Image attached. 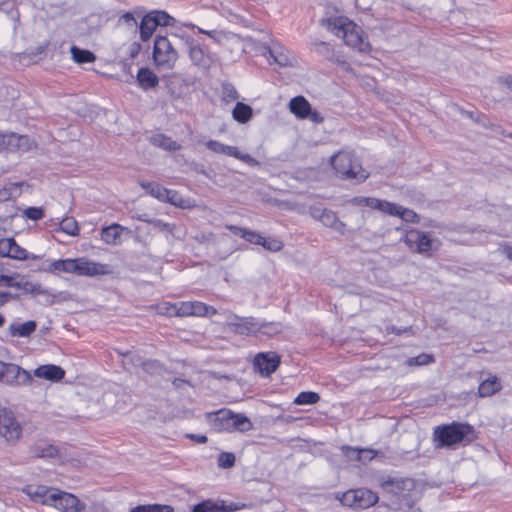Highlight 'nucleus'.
<instances>
[{
    "mask_svg": "<svg viewBox=\"0 0 512 512\" xmlns=\"http://www.w3.org/2000/svg\"><path fill=\"white\" fill-rule=\"evenodd\" d=\"M320 400V396L316 392L304 391L298 394L295 398L294 403L297 405H309L315 404Z\"/></svg>",
    "mask_w": 512,
    "mask_h": 512,
    "instance_id": "40",
    "label": "nucleus"
},
{
    "mask_svg": "<svg viewBox=\"0 0 512 512\" xmlns=\"http://www.w3.org/2000/svg\"><path fill=\"white\" fill-rule=\"evenodd\" d=\"M12 133L3 134L0 133V152L10 151L12 149Z\"/></svg>",
    "mask_w": 512,
    "mask_h": 512,
    "instance_id": "57",
    "label": "nucleus"
},
{
    "mask_svg": "<svg viewBox=\"0 0 512 512\" xmlns=\"http://www.w3.org/2000/svg\"><path fill=\"white\" fill-rule=\"evenodd\" d=\"M31 451L37 458H54L58 455V449L55 446L46 443L35 444Z\"/></svg>",
    "mask_w": 512,
    "mask_h": 512,
    "instance_id": "32",
    "label": "nucleus"
},
{
    "mask_svg": "<svg viewBox=\"0 0 512 512\" xmlns=\"http://www.w3.org/2000/svg\"><path fill=\"white\" fill-rule=\"evenodd\" d=\"M331 165L343 179L363 182L368 177L359 160L350 152L341 151L333 155Z\"/></svg>",
    "mask_w": 512,
    "mask_h": 512,
    "instance_id": "2",
    "label": "nucleus"
},
{
    "mask_svg": "<svg viewBox=\"0 0 512 512\" xmlns=\"http://www.w3.org/2000/svg\"><path fill=\"white\" fill-rule=\"evenodd\" d=\"M192 316H206V315H215L217 313V310L212 307L208 306L202 302L194 301L192 302Z\"/></svg>",
    "mask_w": 512,
    "mask_h": 512,
    "instance_id": "41",
    "label": "nucleus"
},
{
    "mask_svg": "<svg viewBox=\"0 0 512 512\" xmlns=\"http://www.w3.org/2000/svg\"><path fill=\"white\" fill-rule=\"evenodd\" d=\"M186 43L189 47V57L192 63L199 68L209 69L213 63L210 53L189 37L186 39Z\"/></svg>",
    "mask_w": 512,
    "mask_h": 512,
    "instance_id": "12",
    "label": "nucleus"
},
{
    "mask_svg": "<svg viewBox=\"0 0 512 512\" xmlns=\"http://www.w3.org/2000/svg\"><path fill=\"white\" fill-rule=\"evenodd\" d=\"M222 154L235 157L236 159H239L250 166H258L260 164L259 161L256 160L254 157L247 153L240 152L235 146H229L224 144Z\"/></svg>",
    "mask_w": 512,
    "mask_h": 512,
    "instance_id": "29",
    "label": "nucleus"
},
{
    "mask_svg": "<svg viewBox=\"0 0 512 512\" xmlns=\"http://www.w3.org/2000/svg\"><path fill=\"white\" fill-rule=\"evenodd\" d=\"M76 268V259H59L53 261L45 271L54 273V272H65V273H74Z\"/></svg>",
    "mask_w": 512,
    "mask_h": 512,
    "instance_id": "28",
    "label": "nucleus"
},
{
    "mask_svg": "<svg viewBox=\"0 0 512 512\" xmlns=\"http://www.w3.org/2000/svg\"><path fill=\"white\" fill-rule=\"evenodd\" d=\"M328 29L344 40L346 45L357 49L359 52L370 51V44L363 37L362 29L345 17H336L328 20Z\"/></svg>",
    "mask_w": 512,
    "mask_h": 512,
    "instance_id": "1",
    "label": "nucleus"
},
{
    "mask_svg": "<svg viewBox=\"0 0 512 512\" xmlns=\"http://www.w3.org/2000/svg\"><path fill=\"white\" fill-rule=\"evenodd\" d=\"M263 236H261L259 233L247 229L245 236H243V239L247 242H250L255 245H261Z\"/></svg>",
    "mask_w": 512,
    "mask_h": 512,
    "instance_id": "59",
    "label": "nucleus"
},
{
    "mask_svg": "<svg viewBox=\"0 0 512 512\" xmlns=\"http://www.w3.org/2000/svg\"><path fill=\"white\" fill-rule=\"evenodd\" d=\"M229 409H220L205 414V418L211 429L215 432H223L229 419Z\"/></svg>",
    "mask_w": 512,
    "mask_h": 512,
    "instance_id": "18",
    "label": "nucleus"
},
{
    "mask_svg": "<svg viewBox=\"0 0 512 512\" xmlns=\"http://www.w3.org/2000/svg\"><path fill=\"white\" fill-rule=\"evenodd\" d=\"M397 216L406 222L417 223L419 222V216L413 210L400 206Z\"/></svg>",
    "mask_w": 512,
    "mask_h": 512,
    "instance_id": "47",
    "label": "nucleus"
},
{
    "mask_svg": "<svg viewBox=\"0 0 512 512\" xmlns=\"http://www.w3.org/2000/svg\"><path fill=\"white\" fill-rule=\"evenodd\" d=\"M253 428L250 419L241 413H234L230 410L227 425H225V432H247Z\"/></svg>",
    "mask_w": 512,
    "mask_h": 512,
    "instance_id": "15",
    "label": "nucleus"
},
{
    "mask_svg": "<svg viewBox=\"0 0 512 512\" xmlns=\"http://www.w3.org/2000/svg\"><path fill=\"white\" fill-rule=\"evenodd\" d=\"M152 14L157 20V27L158 26H173L176 23L175 18L170 16L165 11H152Z\"/></svg>",
    "mask_w": 512,
    "mask_h": 512,
    "instance_id": "43",
    "label": "nucleus"
},
{
    "mask_svg": "<svg viewBox=\"0 0 512 512\" xmlns=\"http://www.w3.org/2000/svg\"><path fill=\"white\" fill-rule=\"evenodd\" d=\"M206 147L216 154H222L223 151V143L217 140H209L206 142Z\"/></svg>",
    "mask_w": 512,
    "mask_h": 512,
    "instance_id": "63",
    "label": "nucleus"
},
{
    "mask_svg": "<svg viewBox=\"0 0 512 512\" xmlns=\"http://www.w3.org/2000/svg\"><path fill=\"white\" fill-rule=\"evenodd\" d=\"M157 28V20H155L152 12L145 15L139 25L140 37L142 41H147L153 35Z\"/></svg>",
    "mask_w": 512,
    "mask_h": 512,
    "instance_id": "26",
    "label": "nucleus"
},
{
    "mask_svg": "<svg viewBox=\"0 0 512 512\" xmlns=\"http://www.w3.org/2000/svg\"><path fill=\"white\" fill-rule=\"evenodd\" d=\"M192 302H179L177 303V314L178 317L192 316Z\"/></svg>",
    "mask_w": 512,
    "mask_h": 512,
    "instance_id": "53",
    "label": "nucleus"
},
{
    "mask_svg": "<svg viewBox=\"0 0 512 512\" xmlns=\"http://www.w3.org/2000/svg\"><path fill=\"white\" fill-rule=\"evenodd\" d=\"M159 313L167 316H176L177 314V303H162L158 306Z\"/></svg>",
    "mask_w": 512,
    "mask_h": 512,
    "instance_id": "56",
    "label": "nucleus"
},
{
    "mask_svg": "<svg viewBox=\"0 0 512 512\" xmlns=\"http://www.w3.org/2000/svg\"><path fill=\"white\" fill-rule=\"evenodd\" d=\"M501 389L500 379L495 375H491L480 383L478 393L481 397H490Z\"/></svg>",
    "mask_w": 512,
    "mask_h": 512,
    "instance_id": "22",
    "label": "nucleus"
},
{
    "mask_svg": "<svg viewBox=\"0 0 512 512\" xmlns=\"http://www.w3.org/2000/svg\"><path fill=\"white\" fill-rule=\"evenodd\" d=\"M269 53L274 61L280 66L290 65V59L285 53L278 51L277 49H272L269 51Z\"/></svg>",
    "mask_w": 512,
    "mask_h": 512,
    "instance_id": "51",
    "label": "nucleus"
},
{
    "mask_svg": "<svg viewBox=\"0 0 512 512\" xmlns=\"http://www.w3.org/2000/svg\"><path fill=\"white\" fill-rule=\"evenodd\" d=\"M153 59L155 64L160 68L171 69L174 67L178 59V53L167 37L157 36L155 38Z\"/></svg>",
    "mask_w": 512,
    "mask_h": 512,
    "instance_id": "6",
    "label": "nucleus"
},
{
    "mask_svg": "<svg viewBox=\"0 0 512 512\" xmlns=\"http://www.w3.org/2000/svg\"><path fill=\"white\" fill-rule=\"evenodd\" d=\"M20 377H23L22 382L31 381V375L26 370L13 363H5L3 382L10 385L19 384L21 382L19 380Z\"/></svg>",
    "mask_w": 512,
    "mask_h": 512,
    "instance_id": "14",
    "label": "nucleus"
},
{
    "mask_svg": "<svg viewBox=\"0 0 512 512\" xmlns=\"http://www.w3.org/2000/svg\"><path fill=\"white\" fill-rule=\"evenodd\" d=\"M54 499L51 506L63 512H81L85 509V505L73 494L56 489Z\"/></svg>",
    "mask_w": 512,
    "mask_h": 512,
    "instance_id": "9",
    "label": "nucleus"
},
{
    "mask_svg": "<svg viewBox=\"0 0 512 512\" xmlns=\"http://www.w3.org/2000/svg\"><path fill=\"white\" fill-rule=\"evenodd\" d=\"M386 332L388 334L391 333V334H396V335H401L403 333H406V334H409V335L413 334L412 327H405L403 329H399V328H397L394 325L387 326L386 327Z\"/></svg>",
    "mask_w": 512,
    "mask_h": 512,
    "instance_id": "62",
    "label": "nucleus"
},
{
    "mask_svg": "<svg viewBox=\"0 0 512 512\" xmlns=\"http://www.w3.org/2000/svg\"><path fill=\"white\" fill-rule=\"evenodd\" d=\"M342 450L346 457L363 463L371 461L377 455V451L369 448L356 449L349 446H343Z\"/></svg>",
    "mask_w": 512,
    "mask_h": 512,
    "instance_id": "20",
    "label": "nucleus"
},
{
    "mask_svg": "<svg viewBox=\"0 0 512 512\" xmlns=\"http://www.w3.org/2000/svg\"><path fill=\"white\" fill-rule=\"evenodd\" d=\"M226 314V320H225V326L230 330L232 328V323H238L242 317L227 311Z\"/></svg>",
    "mask_w": 512,
    "mask_h": 512,
    "instance_id": "64",
    "label": "nucleus"
},
{
    "mask_svg": "<svg viewBox=\"0 0 512 512\" xmlns=\"http://www.w3.org/2000/svg\"><path fill=\"white\" fill-rule=\"evenodd\" d=\"M22 287L20 289H23L25 291L34 293V294H42L43 290L40 284L31 283L28 281H21Z\"/></svg>",
    "mask_w": 512,
    "mask_h": 512,
    "instance_id": "60",
    "label": "nucleus"
},
{
    "mask_svg": "<svg viewBox=\"0 0 512 512\" xmlns=\"http://www.w3.org/2000/svg\"><path fill=\"white\" fill-rule=\"evenodd\" d=\"M60 230L70 236L79 234L78 223L73 217H65L60 223Z\"/></svg>",
    "mask_w": 512,
    "mask_h": 512,
    "instance_id": "39",
    "label": "nucleus"
},
{
    "mask_svg": "<svg viewBox=\"0 0 512 512\" xmlns=\"http://www.w3.org/2000/svg\"><path fill=\"white\" fill-rule=\"evenodd\" d=\"M235 508L225 509L224 506H219L212 500H205L195 505L192 512H233Z\"/></svg>",
    "mask_w": 512,
    "mask_h": 512,
    "instance_id": "35",
    "label": "nucleus"
},
{
    "mask_svg": "<svg viewBox=\"0 0 512 512\" xmlns=\"http://www.w3.org/2000/svg\"><path fill=\"white\" fill-rule=\"evenodd\" d=\"M310 215L323 223V225L333 228L337 232L344 234L346 232V225L341 222L335 212L323 208L320 205H315L310 208Z\"/></svg>",
    "mask_w": 512,
    "mask_h": 512,
    "instance_id": "7",
    "label": "nucleus"
},
{
    "mask_svg": "<svg viewBox=\"0 0 512 512\" xmlns=\"http://www.w3.org/2000/svg\"><path fill=\"white\" fill-rule=\"evenodd\" d=\"M353 497H355L356 509L369 508L378 501L377 494L365 488L354 489Z\"/></svg>",
    "mask_w": 512,
    "mask_h": 512,
    "instance_id": "19",
    "label": "nucleus"
},
{
    "mask_svg": "<svg viewBox=\"0 0 512 512\" xmlns=\"http://www.w3.org/2000/svg\"><path fill=\"white\" fill-rule=\"evenodd\" d=\"M314 49L317 53L323 55V56H330L332 53V49L330 45L323 41H315L313 43Z\"/></svg>",
    "mask_w": 512,
    "mask_h": 512,
    "instance_id": "58",
    "label": "nucleus"
},
{
    "mask_svg": "<svg viewBox=\"0 0 512 512\" xmlns=\"http://www.w3.org/2000/svg\"><path fill=\"white\" fill-rule=\"evenodd\" d=\"M168 189L162 187L161 185L157 184L155 186H151V191H149V195L152 197L163 201L167 197Z\"/></svg>",
    "mask_w": 512,
    "mask_h": 512,
    "instance_id": "54",
    "label": "nucleus"
},
{
    "mask_svg": "<svg viewBox=\"0 0 512 512\" xmlns=\"http://www.w3.org/2000/svg\"><path fill=\"white\" fill-rule=\"evenodd\" d=\"M149 225L153 226V228L159 231H167L169 233H173L175 229L174 224L166 223L161 219H153V221H149Z\"/></svg>",
    "mask_w": 512,
    "mask_h": 512,
    "instance_id": "52",
    "label": "nucleus"
},
{
    "mask_svg": "<svg viewBox=\"0 0 512 512\" xmlns=\"http://www.w3.org/2000/svg\"><path fill=\"white\" fill-rule=\"evenodd\" d=\"M266 250L271 252H278L283 248V243L275 238H262L261 245Z\"/></svg>",
    "mask_w": 512,
    "mask_h": 512,
    "instance_id": "45",
    "label": "nucleus"
},
{
    "mask_svg": "<svg viewBox=\"0 0 512 512\" xmlns=\"http://www.w3.org/2000/svg\"><path fill=\"white\" fill-rule=\"evenodd\" d=\"M125 228L117 223H113L101 230V239L109 245H118L121 243V234Z\"/></svg>",
    "mask_w": 512,
    "mask_h": 512,
    "instance_id": "21",
    "label": "nucleus"
},
{
    "mask_svg": "<svg viewBox=\"0 0 512 512\" xmlns=\"http://www.w3.org/2000/svg\"><path fill=\"white\" fill-rule=\"evenodd\" d=\"M11 240L12 238H3L0 240V256L9 257L11 253Z\"/></svg>",
    "mask_w": 512,
    "mask_h": 512,
    "instance_id": "61",
    "label": "nucleus"
},
{
    "mask_svg": "<svg viewBox=\"0 0 512 512\" xmlns=\"http://www.w3.org/2000/svg\"><path fill=\"white\" fill-rule=\"evenodd\" d=\"M235 464V455L230 452H222L218 456V466L221 468H231Z\"/></svg>",
    "mask_w": 512,
    "mask_h": 512,
    "instance_id": "46",
    "label": "nucleus"
},
{
    "mask_svg": "<svg viewBox=\"0 0 512 512\" xmlns=\"http://www.w3.org/2000/svg\"><path fill=\"white\" fill-rule=\"evenodd\" d=\"M37 329V322L29 320L26 322H12L8 327V332L12 337L27 338L30 337Z\"/></svg>",
    "mask_w": 512,
    "mask_h": 512,
    "instance_id": "17",
    "label": "nucleus"
},
{
    "mask_svg": "<svg viewBox=\"0 0 512 512\" xmlns=\"http://www.w3.org/2000/svg\"><path fill=\"white\" fill-rule=\"evenodd\" d=\"M404 242L412 251L425 256H431L441 246V241L434 237L431 232H424L418 229L408 230L405 234Z\"/></svg>",
    "mask_w": 512,
    "mask_h": 512,
    "instance_id": "4",
    "label": "nucleus"
},
{
    "mask_svg": "<svg viewBox=\"0 0 512 512\" xmlns=\"http://www.w3.org/2000/svg\"><path fill=\"white\" fill-rule=\"evenodd\" d=\"M21 193V183H10L0 189V201L6 202L12 198H16Z\"/></svg>",
    "mask_w": 512,
    "mask_h": 512,
    "instance_id": "36",
    "label": "nucleus"
},
{
    "mask_svg": "<svg viewBox=\"0 0 512 512\" xmlns=\"http://www.w3.org/2000/svg\"><path fill=\"white\" fill-rule=\"evenodd\" d=\"M280 364V356L276 352L259 353L254 358V367L261 375H271Z\"/></svg>",
    "mask_w": 512,
    "mask_h": 512,
    "instance_id": "10",
    "label": "nucleus"
},
{
    "mask_svg": "<svg viewBox=\"0 0 512 512\" xmlns=\"http://www.w3.org/2000/svg\"><path fill=\"white\" fill-rule=\"evenodd\" d=\"M12 144L11 152H27L33 147L34 142L27 135L12 133Z\"/></svg>",
    "mask_w": 512,
    "mask_h": 512,
    "instance_id": "31",
    "label": "nucleus"
},
{
    "mask_svg": "<svg viewBox=\"0 0 512 512\" xmlns=\"http://www.w3.org/2000/svg\"><path fill=\"white\" fill-rule=\"evenodd\" d=\"M398 209H400V205L382 200L378 210L391 216H397V213L399 212Z\"/></svg>",
    "mask_w": 512,
    "mask_h": 512,
    "instance_id": "50",
    "label": "nucleus"
},
{
    "mask_svg": "<svg viewBox=\"0 0 512 512\" xmlns=\"http://www.w3.org/2000/svg\"><path fill=\"white\" fill-rule=\"evenodd\" d=\"M439 446H452L462 441H472L474 438L473 427L469 424L453 422L450 425L437 427L434 432Z\"/></svg>",
    "mask_w": 512,
    "mask_h": 512,
    "instance_id": "3",
    "label": "nucleus"
},
{
    "mask_svg": "<svg viewBox=\"0 0 512 512\" xmlns=\"http://www.w3.org/2000/svg\"><path fill=\"white\" fill-rule=\"evenodd\" d=\"M434 361V358L430 354L422 353L416 357H411L406 361L408 366H420L427 365Z\"/></svg>",
    "mask_w": 512,
    "mask_h": 512,
    "instance_id": "44",
    "label": "nucleus"
},
{
    "mask_svg": "<svg viewBox=\"0 0 512 512\" xmlns=\"http://www.w3.org/2000/svg\"><path fill=\"white\" fill-rule=\"evenodd\" d=\"M163 202L170 203L174 206L184 208V200L182 196L174 190L168 189V194L165 199H163Z\"/></svg>",
    "mask_w": 512,
    "mask_h": 512,
    "instance_id": "48",
    "label": "nucleus"
},
{
    "mask_svg": "<svg viewBox=\"0 0 512 512\" xmlns=\"http://www.w3.org/2000/svg\"><path fill=\"white\" fill-rule=\"evenodd\" d=\"M354 496V490H349L342 494L339 498L340 502L347 507L356 509V501Z\"/></svg>",
    "mask_w": 512,
    "mask_h": 512,
    "instance_id": "55",
    "label": "nucleus"
},
{
    "mask_svg": "<svg viewBox=\"0 0 512 512\" xmlns=\"http://www.w3.org/2000/svg\"><path fill=\"white\" fill-rule=\"evenodd\" d=\"M22 433V424L15 413L7 408L0 409V437L9 444H15L20 440Z\"/></svg>",
    "mask_w": 512,
    "mask_h": 512,
    "instance_id": "5",
    "label": "nucleus"
},
{
    "mask_svg": "<svg viewBox=\"0 0 512 512\" xmlns=\"http://www.w3.org/2000/svg\"><path fill=\"white\" fill-rule=\"evenodd\" d=\"M152 141L155 145L162 147L165 150L168 151H176L180 149V145L173 141L171 138L166 137L162 134L156 135L152 138Z\"/></svg>",
    "mask_w": 512,
    "mask_h": 512,
    "instance_id": "37",
    "label": "nucleus"
},
{
    "mask_svg": "<svg viewBox=\"0 0 512 512\" xmlns=\"http://www.w3.org/2000/svg\"><path fill=\"white\" fill-rule=\"evenodd\" d=\"M23 492L34 502L51 506L52 501L55 500L53 492H56V489L44 485H27L23 488Z\"/></svg>",
    "mask_w": 512,
    "mask_h": 512,
    "instance_id": "13",
    "label": "nucleus"
},
{
    "mask_svg": "<svg viewBox=\"0 0 512 512\" xmlns=\"http://www.w3.org/2000/svg\"><path fill=\"white\" fill-rule=\"evenodd\" d=\"M23 215L33 221H38L44 217V209L41 207H28L23 211Z\"/></svg>",
    "mask_w": 512,
    "mask_h": 512,
    "instance_id": "49",
    "label": "nucleus"
},
{
    "mask_svg": "<svg viewBox=\"0 0 512 512\" xmlns=\"http://www.w3.org/2000/svg\"><path fill=\"white\" fill-rule=\"evenodd\" d=\"M109 273V266L97 263L86 258L76 259L75 274L79 276L95 277Z\"/></svg>",
    "mask_w": 512,
    "mask_h": 512,
    "instance_id": "11",
    "label": "nucleus"
},
{
    "mask_svg": "<svg viewBox=\"0 0 512 512\" xmlns=\"http://www.w3.org/2000/svg\"><path fill=\"white\" fill-rule=\"evenodd\" d=\"M252 115H253L252 108L249 105L244 104L242 102H237L232 111L233 118L237 122L243 123V124L247 123L252 118Z\"/></svg>",
    "mask_w": 512,
    "mask_h": 512,
    "instance_id": "30",
    "label": "nucleus"
},
{
    "mask_svg": "<svg viewBox=\"0 0 512 512\" xmlns=\"http://www.w3.org/2000/svg\"><path fill=\"white\" fill-rule=\"evenodd\" d=\"M290 111L299 118H307L310 114L311 105L303 96H296L290 100Z\"/></svg>",
    "mask_w": 512,
    "mask_h": 512,
    "instance_id": "24",
    "label": "nucleus"
},
{
    "mask_svg": "<svg viewBox=\"0 0 512 512\" xmlns=\"http://www.w3.org/2000/svg\"><path fill=\"white\" fill-rule=\"evenodd\" d=\"M382 486L386 491L394 494L395 496L399 498L402 497L405 501L403 506H406L407 508H411L413 506V502L410 499H407V494L405 493L413 490L414 481L412 479H389L384 481Z\"/></svg>",
    "mask_w": 512,
    "mask_h": 512,
    "instance_id": "8",
    "label": "nucleus"
},
{
    "mask_svg": "<svg viewBox=\"0 0 512 512\" xmlns=\"http://www.w3.org/2000/svg\"><path fill=\"white\" fill-rule=\"evenodd\" d=\"M239 98V94L233 84L225 82L222 84V99L226 103L234 102Z\"/></svg>",
    "mask_w": 512,
    "mask_h": 512,
    "instance_id": "42",
    "label": "nucleus"
},
{
    "mask_svg": "<svg viewBox=\"0 0 512 512\" xmlns=\"http://www.w3.org/2000/svg\"><path fill=\"white\" fill-rule=\"evenodd\" d=\"M282 331V324L279 322H266L256 318L255 335L262 334L268 337L275 336Z\"/></svg>",
    "mask_w": 512,
    "mask_h": 512,
    "instance_id": "27",
    "label": "nucleus"
},
{
    "mask_svg": "<svg viewBox=\"0 0 512 512\" xmlns=\"http://www.w3.org/2000/svg\"><path fill=\"white\" fill-rule=\"evenodd\" d=\"M72 59L78 64L92 63L96 60L95 55L89 50H83L77 46H72L70 49Z\"/></svg>",
    "mask_w": 512,
    "mask_h": 512,
    "instance_id": "34",
    "label": "nucleus"
},
{
    "mask_svg": "<svg viewBox=\"0 0 512 512\" xmlns=\"http://www.w3.org/2000/svg\"><path fill=\"white\" fill-rule=\"evenodd\" d=\"M255 328L256 318L242 317L238 323H232L230 331L238 335L250 336L255 335Z\"/></svg>",
    "mask_w": 512,
    "mask_h": 512,
    "instance_id": "23",
    "label": "nucleus"
},
{
    "mask_svg": "<svg viewBox=\"0 0 512 512\" xmlns=\"http://www.w3.org/2000/svg\"><path fill=\"white\" fill-rule=\"evenodd\" d=\"M11 253H9V258L16 259V260H38L40 259V256L30 254L28 251L22 247H20L16 241L12 238L11 240Z\"/></svg>",
    "mask_w": 512,
    "mask_h": 512,
    "instance_id": "33",
    "label": "nucleus"
},
{
    "mask_svg": "<svg viewBox=\"0 0 512 512\" xmlns=\"http://www.w3.org/2000/svg\"><path fill=\"white\" fill-rule=\"evenodd\" d=\"M130 512H174V509L170 505L147 504L138 505L132 508Z\"/></svg>",
    "mask_w": 512,
    "mask_h": 512,
    "instance_id": "38",
    "label": "nucleus"
},
{
    "mask_svg": "<svg viewBox=\"0 0 512 512\" xmlns=\"http://www.w3.org/2000/svg\"><path fill=\"white\" fill-rule=\"evenodd\" d=\"M33 375L37 378L58 382L65 376V371L60 366L54 364H46L37 367L33 371Z\"/></svg>",
    "mask_w": 512,
    "mask_h": 512,
    "instance_id": "16",
    "label": "nucleus"
},
{
    "mask_svg": "<svg viewBox=\"0 0 512 512\" xmlns=\"http://www.w3.org/2000/svg\"><path fill=\"white\" fill-rule=\"evenodd\" d=\"M139 86L144 89L154 88L158 85L159 79L156 74L148 68H140L137 73Z\"/></svg>",
    "mask_w": 512,
    "mask_h": 512,
    "instance_id": "25",
    "label": "nucleus"
}]
</instances>
